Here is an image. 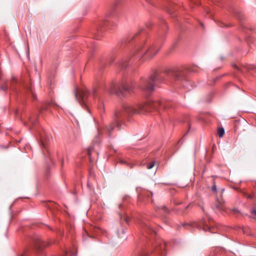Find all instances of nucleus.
I'll list each match as a JSON object with an SVG mask.
<instances>
[{
    "instance_id": "nucleus-1",
    "label": "nucleus",
    "mask_w": 256,
    "mask_h": 256,
    "mask_svg": "<svg viewBox=\"0 0 256 256\" xmlns=\"http://www.w3.org/2000/svg\"><path fill=\"white\" fill-rule=\"evenodd\" d=\"M172 102H164L158 100L148 99L143 104H138L133 106L128 104H124L122 107L118 109L114 113V117L112 122L110 123L107 130L110 136L114 128L118 130L121 128L122 120L128 114H138L143 112H150L152 110H159L164 108H172Z\"/></svg>"
},
{
    "instance_id": "nucleus-2",
    "label": "nucleus",
    "mask_w": 256,
    "mask_h": 256,
    "mask_svg": "<svg viewBox=\"0 0 256 256\" xmlns=\"http://www.w3.org/2000/svg\"><path fill=\"white\" fill-rule=\"evenodd\" d=\"M158 48L155 45L150 46L143 42L136 46L132 50L130 54V59L134 58L132 61H140L143 62L146 58H152L158 52Z\"/></svg>"
},
{
    "instance_id": "nucleus-3",
    "label": "nucleus",
    "mask_w": 256,
    "mask_h": 256,
    "mask_svg": "<svg viewBox=\"0 0 256 256\" xmlns=\"http://www.w3.org/2000/svg\"><path fill=\"white\" fill-rule=\"evenodd\" d=\"M134 84L132 82L122 81L118 85L113 82L103 86L102 88L110 94L124 96L126 94H130L133 92Z\"/></svg>"
},
{
    "instance_id": "nucleus-4",
    "label": "nucleus",
    "mask_w": 256,
    "mask_h": 256,
    "mask_svg": "<svg viewBox=\"0 0 256 256\" xmlns=\"http://www.w3.org/2000/svg\"><path fill=\"white\" fill-rule=\"evenodd\" d=\"M163 82V77L157 72H154L148 79L142 78L139 83V88L142 90L150 92L154 90V86Z\"/></svg>"
},
{
    "instance_id": "nucleus-5",
    "label": "nucleus",
    "mask_w": 256,
    "mask_h": 256,
    "mask_svg": "<svg viewBox=\"0 0 256 256\" xmlns=\"http://www.w3.org/2000/svg\"><path fill=\"white\" fill-rule=\"evenodd\" d=\"M165 74L172 77L176 82H183L186 79V72L182 68H168L164 71Z\"/></svg>"
},
{
    "instance_id": "nucleus-6",
    "label": "nucleus",
    "mask_w": 256,
    "mask_h": 256,
    "mask_svg": "<svg viewBox=\"0 0 256 256\" xmlns=\"http://www.w3.org/2000/svg\"><path fill=\"white\" fill-rule=\"evenodd\" d=\"M89 94L90 92L86 88L80 90L77 89L74 91L75 97L77 100L82 106L88 109V111H89V110L87 108L86 102Z\"/></svg>"
},
{
    "instance_id": "nucleus-7",
    "label": "nucleus",
    "mask_w": 256,
    "mask_h": 256,
    "mask_svg": "<svg viewBox=\"0 0 256 256\" xmlns=\"http://www.w3.org/2000/svg\"><path fill=\"white\" fill-rule=\"evenodd\" d=\"M49 245V244L43 241L40 237L34 236L32 242L31 246L38 251H41Z\"/></svg>"
},
{
    "instance_id": "nucleus-8",
    "label": "nucleus",
    "mask_w": 256,
    "mask_h": 256,
    "mask_svg": "<svg viewBox=\"0 0 256 256\" xmlns=\"http://www.w3.org/2000/svg\"><path fill=\"white\" fill-rule=\"evenodd\" d=\"M210 223V220L207 221L206 219L202 218L200 222L199 226L205 232L208 231L211 233H214L215 232L212 230V228L209 226Z\"/></svg>"
},
{
    "instance_id": "nucleus-9",
    "label": "nucleus",
    "mask_w": 256,
    "mask_h": 256,
    "mask_svg": "<svg viewBox=\"0 0 256 256\" xmlns=\"http://www.w3.org/2000/svg\"><path fill=\"white\" fill-rule=\"evenodd\" d=\"M166 244L162 240H158L156 241L154 244V248L156 252H162L166 250Z\"/></svg>"
},
{
    "instance_id": "nucleus-10",
    "label": "nucleus",
    "mask_w": 256,
    "mask_h": 256,
    "mask_svg": "<svg viewBox=\"0 0 256 256\" xmlns=\"http://www.w3.org/2000/svg\"><path fill=\"white\" fill-rule=\"evenodd\" d=\"M142 228L146 230V232L150 233V234H152V233H154V234H156V232L150 226H148L146 224H142Z\"/></svg>"
},
{
    "instance_id": "nucleus-11",
    "label": "nucleus",
    "mask_w": 256,
    "mask_h": 256,
    "mask_svg": "<svg viewBox=\"0 0 256 256\" xmlns=\"http://www.w3.org/2000/svg\"><path fill=\"white\" fill-rule=\"evenodd\" d=\"M104 30L103 28L101 27L98 28L97 33L95 35V38L96 39H99L101 37L102 34L104 32Z\"/></svg>"
},
{
    "instance_id": "nucleus-12",
    "label": "nucleus",
    "mask_w": 256,
    "mask_h": 256,
    "mask_svg": "<svg viewBox=\"0 0 256 256\" xmlns=\"http://www.w3.org/2000/svg\"><path fill=\"white\" fill-rule=\"evenodd\" d=\"M130 62V60H128V59L126 58L122 60L120 64L122 68H126Z\"/></svg>"
},
{
    "instance_id": "nucleus-13",
    "label": "nucleus",
    "mask_w": 256,
    "mask_h": 256,
    "mask_svg": "<svg viewBox=\"0 0 256 256\" xmlns=\"http://www.w3.org/2000/svg\"><path fill=\"white\" fill-rule=\"evenodd\" d=\"M156 210H162L164 213L169 212V210L164 206H160L156 208Z\"/></svg>"
},
{
    "instance_id": "nucleus-14",
    "label": "nucleus",
    "mask_w": 256,
    "mask_h": 256,
    "mask_svg": "<svg viewBox=\"0 0 256 256\" xmlns=\"http://www.w3.org/2000/svg\"><path fill=\"white\" fill-rule=\"evenodd\" d=\"M50 138L48 136H47L46 138H45L43 137V136H41L40 140L42 142V146L44 148L46 147V144H47V141L49 140Z\"/></svg>"
},
{
    "instance_id": "nucleus-15",
    "label": "nucleus",
    "mask_w": 256,
    "mask_h": 256,
    "mask_svg": "<svg viewBox=\"0 0 256 256\" xmlns=\"http://www.w3.org/2000/svg\"><path fill=\"white\" fill-rule=\"evenodd\" d=\"M218 136L220 137V138H222L224 134V129L223 128H218Z\"/></svg>"
},
{
    "instance_id": "nucleus-16",
    "label": "nucleus",
    "mask_w": 256,
    "mask_h": 256,
    "mask_svg": "<svg viewBox=\"0 0 256 256\" xmlns=\"http://www.w3.org/2000/svg\"><path fill=\"white\" fill-rule=\"evenodd\" d=\"M236 16L240 20H242L244 18V14L240 12H237L236 14Z\"/></svg>"
},
{
    "instance_id": "nucleus-17",
    "label": "nucleus",
    "mask_w": 256,
    "mask_h": 256,
    "mask_svg": "<svg viewBox=\"0 0 256 256\" xmlns=\"http://www.w3.org/2000/svg\"><path fill=\"white\" fill-rule=\"evenodd\" d=\"M135 256H147V254L143 251H140L136 252Z\"/></svg>"
},
{
    "instance_id": "nucleus-18",
    "label": "nucleus",
    "mask_w": 256,
    "mask_h": 256,
    "mask_svg": "<svg viewBox=\"0 0 256 256\" xmlns=\"http://www.w3.org/2000/svg\"><path fill=\"white\" fill-rule=\"evenodd\" d=\"M136 35H137V34H135L132 35H130V36H128V37L126 38V42H130L131 40L134 39Z\"/></svg>"
},
{
    "instance_id": "nucleus-19",
    "label": "nucleus",
    "mask_w": 256,
    "mask_h": 256,
    "mask_svg": "<svg viewBox=\"0 0 256 256\" xmlns=\"http://www.w3.org/2000/svg\"><path fill=\"white\" fill-rule=\"evenodd\" d=\"M154 164H155V162H152L150 164H148L146 168L148 169H151L154 167Z\"/></svg>"
},
{
    "instance_id": "nucleus-20",
    "label": "nucleus",
    "mask_w": 256,
    "mask_h": 256,
    "mask_svg": "<svg viewBox=\"0 0 256 256\" xmlns=\"http://www.w3.org/2000/svg\"><path fill=\"white\" fill-rule=\"evenodd\" d=\"M88 156H89V159H90V162H92V157H91V149L90 148H88Z\"/></svg>"
},
{
    "instance_id": "nucleus-21",
    "label": "nucleus",
    "mask_w": 256,
    "mask_h": 256,
    "mask_svg": "<svg viewBox=\"0 0 256 256\" xmlns=\"http://www.w3.org/2000/svg\"><path fill=\"white\" fill-rule=\"evenodd\" d=\"M98 90L96 88L94 89L92 94H93V96L94 98H95L96 96V94H97V92H98Z\"/></svg>"
},
{
    "instance_id": "nucleus-22",
    "label": "nucleus",
    "mask_w": 256,
    "mask_h": 256,
    "mask_svg": "<svg viewBox=\"0 0 256 256\" xmlns=\"http://www.w3.org/2000/svg\"><path fill=\"white\" fill-rule=\"evenodd\" d=\"M232 211L236 214H240V211L237 208H233Z\"/></svg>"
},
{
    "instance_id": "nucleus-23",
    "label": "nucleus",
    "mask_w": 256,
    "mask_h": 256,
    "mask_svg": "<svg viewBox=\"0 0 256 256\" xmlns=\"http://www.w3.org/2000/svg\"><path fill=\"white\" fill-rule=\"evenodd\" d=\"M252 214L256 216V208H252L250 212Z\"/></svg>"
},
{
    "instance_id": "nucleus-24",
    "label": "nucleus",
    "mask_w": 256,
    "mask_h": 256,
    "mask_svg": "<svg viewBox=\"0 0 256 256\" xmlns=\"http://www.w3.org/2000/svg\"><path fill=\"white\" fill-rule=\"evenodd\" d=\"M123 219H124V220L127 224H128V221H129V219L127 217H126V216H123Z\"/></svg>"
},
{
    "instance_id": "nucleus-25",
    "label": "nucleus",
    "mask_w": 256,
    "mask_h": 256,
    "mask_svg": "<svg viewBox=\"0 0 256 256\" xmlns=\"http://www.w3.org/2000/svg\"><path fill=\"white\" fill-rule=\"evenodd\" d=\"M120 163H122V164H126V165L130 164L128 162H126V161H124V160H120Z\"/></svg>"
},
{
    "instance_id": "nucleus-26",
    "label": "nucleus",
    "mask_w": 256,
    "mask_h": 256,
    "mask_svg": "<svg viewBox=\"0 0 256 256\" xmlns=\"http://www.w3.org/2000/svg\"><path fill=\"white\" fill-rule=\"evenodd\" d=\"M212 191H216V185H214L212 186Z\"/></svg>"
},
{
    "instance_id": "nucleus-27",
    "label": "nucleus",
    "mask_w": 256,
    "mask_h": 256,
    "mask_svg": "<svg viewBox=\"0 0 256 256\" xmlns=\"http://www.w3.org/2000/svg\"><path fill=\"white\" fill-rule=\"evenodd\" d=\"M103 107H104V105L102 104H100V105L98 106V108L100 109H101V110H102V108H103Z\"/></svg>"
},
{
    "instance_id": "nucleus-28",
    "label": "nucleus",
    "mask_w": 256,
    "mask_h": 256,
    "mask_svg": "<svg viewBox=\"0 0 256 256\" xmlns=\"http://www.w3.org/2000/svg\"><path fill=\"white\" fill-rule=\"evenodd\" d=\"M30 91L32 93V96H34V98H36V96H35V94L32 91V90L30 89Z\"/></svg>"
},
{
    "instance_id": "nucleus-29",
    "label": "nucleus",
    "mask_w": 256,
    "mask_h": 256,
    "mask_svg": "<svg viewBox=\"0 0 256 256\" xmlns=\"http://www.w3.org/2000/svg\"><path fill=\"white\" fill-rule=\"evenodd\" d=\"M30 123L34 125V124H36V123H35V122H33V121H32V120L30 119Z\"/></svg>"
},
{
    "instance_id": "nucleus-30",
    "label": "nucleus",
    "mask_w": 256,
    "mask_h": 256,
    "mask_svg": "<svg viewBox=\"0 0 256 256\" xmlns=\"http://www.w3.org/2000/svg\"><path fill=\"white\" fill-rule=\"evenodd\" d=\"M148 192V196L152 195V192Z\"/></svg>"
},
{
    "instance_id": "nucleus-31",
    "label": "nucleus",
    "mask_w": 256,
    "mask_h": 256,
    "mask_svg": "<svg viewBox=\"0 0 256 256\" xmlns=\"http://www.w3.org/2000/svg\"><path fill=\"white\" fill-rule=\"evenodd\" d=\"M26 256V254L24 253V254H22L21 256Z\"/></svg>"
},
{
    "instance_id": "nucleus-32",
    "label": "nucleus",
    "mask_w": 256,
    "mask_h": 256,
    "mask_svg": "<svg viewBox=\"0 0 256 256\" xmlns=\"http://www.w3.org/2000/svg\"><path fill=\"white\" fill-rule=\"evenodd\" d=\"M234 66L236 67V68H237L238 70V66H236V65H234Z\"/></svg>"
},
{
    "instance_id": "nucleus-33",
    "label": "nucleus",
    "mask_w": 256,
    "mask_h": 256,
    "mask_svg": "<svg viewBox=\"0 0 256 256\" xmlns=\"http://www.w3.org/2000/svg\"><path fill=\"white\" fill-rule=\"evenodd\" d=\"M202 211L204 212V208L203 207L202 208Z\"/></svg>"
},
{
    "instance_id": "nucleus-34",
    "label": "nucleus",
    "mask_w": 256,
    "mask_h": 256,
    "mask_svg": "<svg viewBox=\"0 0 256 256\" xmlns=\"http://www.w3.org/2000/svg\"><path fill=\"white\" fill-rule=\"evenodd\" d=\"M188 207V206H186V207H185V209H186Z\"/></svg>"
},
{
    "instance_id": "nucleus-35",
    "label": "nucleus",
    "mask_w": 256,
    "mask_h": 256,
    "mask_svg": "<svg viewBox=\"0 0 256 256\" xmlns=\"http://www.w3.org/2000/svg\"><path fill=\"white\" fill-rule=\"evenodd\" d=\"M132 166L130 164V168H132Z\"/></svg>"
}]
</instances>
